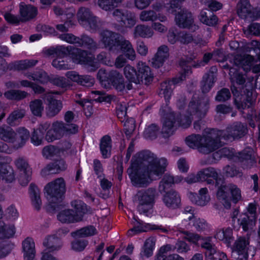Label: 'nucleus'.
<instances>
[{"mask_svg": "<svg viewBox=\"0 0 260 260\" xmlns=\"http://www.w3.org/2000/svg\"><path fill=\"white\" fill-rule=\"evenodd\" d=\"M136 161L141 166L129 174L132 184L136 187H146L152 180L160 177L166 171L167 159L157 158L149 151H143L137 154Z\"/></svg>", "mask_w": 260, "mask_h": 260, "instance_id": "obj_1", "label": "nucleus"}, {"mask_svg": "<svg viewBox=\"0 0 260 260\" xmlns=\"http://www.w3.org/2000/svg\"><path fill=\"white\" fill-rule=\"evenodd\" d=\"M199 175L201 176V181H207L208 184L213 182L210 178L216 180V185L218 186L217 198L225 208H231L232 201L236 204L241 199L240 189L234 184H226L221 178H218V173L214 168L209 167L201 170Z\"/></svg>", "mask_w": 260, "mask_h": 260, "instance_id": "obj_2", "label": "nucleus"}, {"mask_svg": "<svg viewBox=\"0 0 260 260\" xmlns=\"http://www.w3.org/2000/svg\"><path fill=\"white\" fill-rule=\"evenodd\" d=\"M216 71V67H212L210 71L203 76L200 83L203 93L208 92L213 86L216 78L214 72ZM210 101V98L204 94L200 95L194 94L189 103L188 112L192 116L202 119L205 116L209 109Z\"/></svg>", "mask_w": 260, "mask_h": 260, "instance_id": "obj_3", "label": "nucleus"}, {"mask_svg": "<svg viewBox=\"0 0 260 260\" xmlns=\"http://www.w3.org/2000/svg\"><path fill=\"white\" fill-rule=\"evenodd\" d=\"M214 133V128H207L204 130L202 136L192 134L186 138V143L192 149H197L203 154H209L220 147L218 140Z\"/></svg>", "mask_w": 260, "mask_h": 260, "instance_id": "obj_4", "label": "nucleus"}, {"mask_svg": "<svg viewBox=\"0 0 260 260\" xmlns=\"http://www.w3.org/2000/svg\"><path fill=\"white\" fill-rule=\"evenodd\" d=\"M29 132L23 127L15 132L9 125L0 126V139L6 142L13 143L17 148L21 147L29 139Z\"/></svg>", "mask_w": 260, "mask_h": 260, "instance_id": "obj_5", "label": "nucleus"}, {"mask_svg": "<svg viewBox=\"0 0 260 260\" xmlns=\"http://www.w3.org/2000/svg\"><path fill=\"white\" fill-rule=\"evenodd\" d=\"M247 132V124L240 121H236L229 125L224 130L214 129V133L217 135L216 138L220 147L221 139L228 141L232 139H240L244 137Z\"/></svg>", "mask_w": 260, "mask_h": 260, "instance_id": "obj_6", "label": "nucleus"}, {"mask_svg": "<svg viewBox=\"0 0 260 260\" xmlns=\"http://www.w3.org/2000/svg\"><path fill=\"white\" fill-rule=\"evenodd\" d=\"M247 85L242 86V88L237 87L235 85L231 86V89L235 97L234 104L239 111L245 113L244 110L250 109L252 107L253 101L252 99V89L247 88Z\"/></svg>", "mask_w": 260, "mask_h": 260, "instance_id": "obj_7", "label": "nucleus"}, {"mask_svg": "<svg viewBox=\"0 0 260 260\" xmlns=\"http://www.w3.org/2000/svg\"><path fill=\"white\" fill-rule=\"evenodd\" d=\"M45 194L51 203H60L66 191V184L62 178H59L51 181L45 186Z\"/></svg>", "mask_w": 260, "mask_h": 260, "instance_id": "obj_8", "label": "nucleus"}, {"mask_svg": "<svg viewBox=\"0 0 260 260\" xmlns=\"http://www.w3.org/2000/svg\"><path fill=\"white\" fill-rule=\"evenodd\" d=\"M175 21L180 28L187 29L191 32H194L199 28V25L194 23L192 13L185 8L181 9L176 14Z\"/></svg>", "mask_w": 260, "mask_h": 260, "instance_id": "obj_9", "label": "nucleus"}, {"mask_svg": "<svg viewBox=\"0 0 260 260\" xmlns=\"http://www.w3.org/2000/svg\"><path fill=\"white\" fill-rule=\"evenodd\" d=\"M156 195V189L152 187L138 191L136 194L139 201L138 211L141 213H147L148 211L147 207L151 206L154 204Z\"/></svg>", "mask_w": 260, "mask_h": 260, "instance_id": "obj_10", "label": "nucleus"}, {"mask_svg": "<svg viewBox=\"0 0 260 260\" xmlns=\"http://www.w3.org/2000/svg\"><path fill=\"white\" fill-rule=\"evenodd\" d=\"M120 36L121 35L118 33L107 29L104 30L100 34V41L105 48L114 52L116 50L117 44Z\"/></svg>", "mask_w": 260, "mask_h": 260, "instance_id": "obj_11", "label": "nucleus"}, {"mask_svg": "<svg viewBox=\"0 0 260 260\" xmlns=\"http://www.w3.org/2000/svg\"><path fill=\"white\" fill-rule=\"evenodd\" d=\"M112 14L122 26L131 27L136 24V16L134 13L129 11L116 9L113 11Z\"/></svg>", "mask_w": 260, "mask_h": 260, "instance_id": "obj_12", "label": "nucleus"}, {"mask_svg": "<svg viewBox=\"0 0 260 260\" xmlns=\"http://www.w3.org/2000/svg\"><path fill=\"white\" fill-rule=\"evenodd\" d=\"M137 78L139 80L137 84H144L148 85L153 80V76L150 68L145 62H139L137 64Z\"/></svg>", "mask_w": 260, "mask_h": 260, "instance_id": "obj_13", "label": "nucleus"}, {"mask_svg": "<svg viewBox=\"0 0 260 260\" xmlns=\"http://www.w3.org/2000/svg\"><path fill=\"white\" fill-rule=\"evenodd\" d=\"M63 128V122L56 121L53 122L51 128L46 133L45 136L46 140L48 142H52L62 138L66 135Z\"/></svg>", "mask_w": 260, "mask_h": 260, "instance_id": "obj_14", "label": "nucleus"}, {"mask_svg": "<svg viewBox=\"0 0 260 260\" xmlns=\"http://www.w3.org/2000/svg\"><path fill=\"white\" fill-rule=\"evenodd\" d=\"M43 98L48 103L46 107L47 116L48 117L52 118L57 115L62 108L61 102L53 99L51 93L45 94Z\"/></svg>", "mask_w": 260, "mask_h": 260, "instance_id": "obj_15", "label": "nucleus"}, {"mask_svg": "<svg viewBox=\"0 0 260 260\" xmlns=\"http://www.w3.org/2000/svg\"><path fill=\"white\" fill-rule=\"evenodd\" d=\"M249 241L245 237L239 238L234 243L233 248L238 255L237 260H247Z\"/></svg>", "mask_w": 260, "mask_h": 260, "instance_id": "obj_16", "label": "nucleus"}, {"mask_svg": "<svg viewBox=\"0 0 260 260\" xmlns=\"http://www.w3.org/2000/svg\"><path fill=\"white\" fill-rule=\"evenodd\" d=\"M236 12L240 18L252 20L253 8L248 0H240L237 4Z\"/></svg>", "mask_w": 260, "mask_h": 260, "instance_id": "obj_17", "label": "nucleus"}, {"mask_svg": "<svg viewBox=\"0 0 260 260\" xmlns=\"http://www.w3.org/2000/svg\"><path fill=\"white\" fill-rule=\"evenodd\" d=\"M169 57V49L167 45L159 46L151 59L152 66L155 68L162 67Z\"/></svg>", "mask_w": 260, "mask_h": 260, "instance_id": "obj_18", "label": "nucleus"}, {"mask_svg": "<svg viewBox=\"0 0 260 260\" xmlns=\"http://www.w3.org/2000/svg\"><path fill=\"white\" fill-rule=\"evenodd\" d=\"M119 39L116 51L120 49L127 58L132 61L134 60L136 57V54L132 43L121 35Z\"/></svg>", "mask_w": 260, "mask_h": 260, "instance_id": "obj_19", "label": "nucleus"}, {"mask_svg": "<svg viewBox=\"0 0 260 260\" xmlns=\"http://www.w3.org/2000/svg\"><path fill=\"white\" fill-rule=\"evenodd\" d=\"M162 200L165 205L172 209L179 208L181 205V198L179 193L174 189L165 192Z\"/></svg>", "mask_w": 260, "mask_h": 260, "instance_id": "obj_20", "label": "nucleus"}, {"mask_svg": "<svg viewBox=\"0 0 260 260\" xmlns=\"http://www.w3.org/2000/svg\"><path fill=\"white\" fill-rule=\"evenodd\" d=\"M66 77L73 82L86 87H91L94 83V79L89 75H80L75 71H68Z\"/></svg>", "mask_w": 260, "mask_h": 260, "instance_id": "obj_21", "label": "nucleus"}, {"mask_svg": "<svg viewBox=\"0 0 260 260\" xmlns=\"http://www.w3.org/2000/svg\"><path fill=\"white\" fill-rule=\"evenodd\" d=\"M177 127L176 119L174 114L171 113L165 119L161 129V133L164 138H168L173 135Z\"/></svg>", "mask_w": 260, "mask_h": 260, "instance_id": "obj_22", "label": "nucleus"}, {"mask_svg": "<svg viewBox=\"0 0 260 260\" xmlns=\"http://www.w3.org/2000/svg\"><path fill=\"white\" fill-rule=\"evenodd\" d=\"M19 13L21 22L30 21L35 18L38 14V9L31 5H26L21 3L19 5Z\"/></svg>", "mask_w": 260, "mask_h": 260, "instance_id": "obj_23", "label": "nucleus"}, {"mask_svg": "<svg viewBox=\"0 0 260 260\" xmlns=\"http://www.w3.org/2000/svg\"><path fill=\"white\" fill-rule=\"evenodd\" d=\"M238 159L245 168H251L256 163L254 152L250 148H247L239 152Z\"/></svg>", "mask_w": 260, "mask_h": 260, "instance_id": "obj_24", "label": "nucleus"}, {"mask_svg": "<svg viewBox=\"0 0 260 260\" xmlns=\"http://www.w3.org/2000/svg\"><path fill=\"white\" fill-rule=\"evenodd\" d=\"M67 166L63 159H58L48 164L46 168L42 171V174L44 175L51 174H57L61 171H64Z\"/></svg>", "mask_w": 260, "mask_h": 260, "instance_id": "obj_25", "label": "nucleus"}, {"mask_svg": "<svg viewBox=\"0 0 260 260\" xmlns=\"http://www.w3.org/2000/svg\"><path fill=\"white\" fill-rule=\"evenodd\" d=\"M71 206L74 208L75 215L79 222L83 220L85 214L92 213L90 208H88L87 206L80 200L72 201Z\"/></svg>", "mask_w": 260, "mask_h": 260, "instance_id": "obj_26", "label": "nucleus"}, {"mask_svg": "<svg viewBox=\"0 0 260 260\" xmlns=\"http://www.w3.org/2000/svg\"><path fill=\"white\" fill-rule=\"evenodd\" d=\"M202 23L209 26H215L218 23V19L212 12L207 9L202 10L199 16Z\"/></svg>", "mask_w": 260, "mask_h": 260, "instance_id": "obj_27", "label": "nucleus"}, {"mask_svg": "<svg viewBox=\"0 0 260 260\" xmlns=\"http://www.w3.org/2000/svg\"><path fill=\"white\" fill-rule=\"evenodd\" d=\"M253 61L254 57L250 55H237L234 58V63L236 66L248 72L250 70Z\"/></svg>", "mask_w": 260, "mask_h": 260, "instance_id": "obj_28", "label": "nucleus"}, {"mask_svg": "<svg viewBox=\"0 0 260 260\" xmlns=\"http://www.w3.org/2000/svg\"><path fill=\"white\" fill-rule=\"evenodd\" d=\"M24 260H33L36 254L35 245L31 238L27 237L22 242Z\"/></svg>", "mask_w": 260, "mask_h": 260, "instance_id": "obj_29", "label": "nucleus"}, {"mask_svg": "<svg viewBox=\"0 0 260 260\" xmlns=\"http://www.w3.org/2000/svg\"><path fill=\"white\" fill-rule=\"evenodd\" d=\"M43 245L46 247L44 251L49 253L59 250L62 247V243L59 238L53 235L46 238L43 242Z\"/></svg>", "mask_w": 260, "mask_h": 260, "instance_id": "obj_30", "label": "nucleus"}, {"mask_svg": "<svg viewBox=\"0 0 260 260\" xmlns=\"http://www.w3.org/2000/svg\"><path fill=\"white\" fill-rule=\"evenodd\" d=\"M25 110L23 109L17 108L14 110L7 118V123L11 126L19 125L22 118L25 116Z\"/></svg>", "mask_w": 260, "mask_h": 260, "instance_id": "obj_31", "label": "nucleus"}, {"mask_svg": "<svg viewBox=\"0 0 260 260\" xmlns=\"http://www.w3.org/2000/svg\"><path fill=\"white\" fill-rule=\"evenodd\" d=\"M0 179L8 183L15 180L14 171L10 166L0 164Z\"/></svg>", "mask_w": 260, "mask_h": 260, "instance_id": "obj_32", "label": "nucleus"}, {"mask_svg": "<svg viewBox=\"0 0 260 260\" xmlns=\"http://www.w3.org/2000/svg\"><path fill=\"white\" fill-rule=\"evenodd\" d=\"M73 209H66L60 211L57 215V219L63 223H72L79 222Z\"/></svg>", "mask_w": 260, "mask_h": 260, "instance_id": "obj_33", "label": "nucleus"}, {"mask_svg": "<svg viewBox=\"0 0 260 260\" xmlns=\"http://www.w3.org/2000/svg\"><path fill=\"white\" fill-rule=\"evenodd\" d=\"M97 230L93 225H88L71 233L74 238H85L97 234Z\"/></svg>", "mask_w": 260, "mask_h": 260, "instance_id": "obj_34", "label": "nucleus"}, {"mask_svg": "<svg viewBox=\"0 0 260 260\" xmlns=\"http://www.w3.org/2000/svg\"><path fill=\"white\" fill-rule=\"evenodd\" d=\"M29 194L33 206L36 209L39 210L42 205L40 191L34 184L31 183L29 186Z\"/></svg>", "mask_w": 260, "mask_h": 260, "instance_id": "obj_35", "label": "nucleus"}, {"mask_svg": "<svg viewBox=\"0 0 260 260\" xmlns=\"http://www.w3.org/2000/svg\"><path fill=\"white\" fill-rule=\"evenodd\" d=\"M188 61H186L184 59H181L180 61L179 65L183 69V72L181 73L179 77H176L173 78L171 81V83L174 87L175 85L184 80L186 78V76L189 73H191V67L188 66Z\"/></svg>", "mask_w": 260, "mask_h": 260, "instance_id": "obj_36", "label": "nucleus"}, {"mask_svg": "<svg viewBox=\"0 0 260 260\" xmlns=\"http://www.w3.org/2000/svg\"><path fill=\"white\" fill-rule=\"evenodd\" d=\"M26 76L28 79L38 81L41 84L46 83L50 80L47 73L42 69L37 70L34 73H27Z\"/></svg>", "mask_w": 260, "mask_h": 260, "instance_id": "obj_37", "label": "nucleus"}, {"mask_svg": "<svg viewBox=\"0 0 260 260\" xmlns=\"http://www.w3.org/2000/svg\"><path fill=\"white\" fill-rule=\"evenodd\" d=\"M38 62V61L35 59H25L11 63L9 66L11 69L23 70L34 67Z\"/></svg>", "mask_w": 260, "mask_h": 260, "instance_id": "obj_38", "label": "nucleus"}, {"mask_svg": "<svg viewBox=\"0 0 260 260\" xmlns=\"http://www.w3.org/2000/svg\"><path fill=\"white\" fill-rule=\"evenodd\" d=\"M77 42V46L83 47L90 50H95L98 48V45L92 38L86 34H83L79 37Z\"/></svg>", "mask_w": 260, "mask_h": 260, "instance_id": "obj_39", "label": "nucleus"}, {"mask_svg": "<svg viewBox=\"0 0 260 260\" xmlns=\"http://www.w3.org/2000/svg\"><path fill=\"white\" fill-rule=\"evenodd\" d=\"M93 15L90 9L86 7L80 8L77 13L78 21L83 26L87 25L88 21Z\"/></svg>", "mask_w": 260, "mask_h": 260, "instance_id": "obj_40", "label": "nucleus"}, {"mask_svg": "<svg viewBox=\"0 0 260 260\" xmlns=\"http://www.w3.org/2000/svg\"><path fill=\"white\" fill-rule=\"evenodd\" d=\"M15 233V228L13 224H7L0 221V239L12 237Z\"/></svg>", "mask_w": 260, "mask_h": 260, "instance_id": "obj_41", "label": "nucleus"}, {"mask_svg": "<svg viewBox=\"0 0 260 260\" xmlns=\"http://www.w3.org/2000/svg\"><path fill=\"white\" fill-rule=\"evenodd\" d=\"M153 35L152 29L148 26L143 24L138 25L135 27L134 29L135 37H141L148 38L151 37Z\"/></svg>", "mask_w": 260, "mask_h": 260, "instance_id": "obj_42", "label": "nucleus"}, {"mask_svg": "<svg viewBox=\"0 0 260 260\" xmlns=\"http://www.w3.org/2000/svg\"><path fill=\"white\" fill-rule=\"evenodd\" d=\"M155 244V241L153 238H149L145 241L143 250L140 253L142 259L144 257H149L152 255Z\"/></svg>", "mask_w": 260, "mask_h": 260, "instance_id": "obj_43", "label": "nucleus"}, {"mask_svg": "<svg viewBox=\"0 0 260 260\" xmlns=\"http://www.w3.org/2000/svg\"><path fill=\"white\" fill-rule=\"evenodd\" d=\"M87 55V51L73 47L71 57L74 59V62L84 63L88 61Z\"/></svg>", "mask_w": 260, "mask_h": 260, "instance_id": "obj_44", "label": "nucleus"}, {"mask_svg": "<svg viewBox=\"0 0 260 260\" xmlns=\"http://www.w3.org/2000/svg\"><path fill=\"white\" fill-rule=\"evenodd\" d=\"M111 139L108 136H104L101 140L100 150L104 158L110 156L111 150Z\"/></svg>", "mask_w": 260, "mask_h": 260, "instance_id": "obj_45", "label": "nucleus"}, {"mask_svg": "<svg viewBox=\"0 0 260 260\" xmlns=\"http://www.w3.org/2000/svg\"><path fill=\"white\" fill-rule=\"evenodd\" d=\"M28 93L20 90H10L4 93L5 96L8 100L19 101L26 98Z\"/></svg>", "mask_w": 260, "mask_h": 260, "instance_id": "obj_46", "label": "nucleus"}, {"mask_svg": "<svg viewBox=\"0 0 260 260\" xmlns=\"http://www.w3.org/2000/svg\"><path fill=\"white\" fill-rule=\"evenodd\" d=\"M256 219L253 216L249 217V215L244 214L238 219L239 224L242 226L244 231L251 230L255 225Z\"/></svg>", "mask_w": 260, "mask_h": 260, "instance_id": "obj_47", "label": "nucleus"}, {"mask_svg": "<svg viewBox=\"0 0 260 260\" xmlns=\"http://www.w3.org/2000/svg\"><path fill=\"white\" fill-rule=\"evenodd\" d=\"M174 88L170 80L165 81L161 83L160 89L159 92L160 95H162L166 100H169L173 90Z\"/></svg>", "mask_w": 260, "mask_h": 260, "instance_id": "obj_48", "label": "nucleus"}, {"mask_svg": "<svg viewBox=\"0 0 260 260\" xmlns=\"http://www.w3.org/2000/svg\"><path fill=\"white\" fill-rule=\"evenodd\" d=\"M173 184H174L173 176L166 174L159 182L158 190L160 193L166 192Z\"/></svg>", "mask_w": 260, "mask_h": 260, "instance_id": "obj_49", "label": "nucleus"}, {"mask_svg": "<svg viewBox=\"0 0 260 260\" xmlns=\"http://www.w3.org/2000/svg\"><path fill=\"white\" fill-rule=\"evenodd\" d=\"M91 94L94 101L100 103L103 102L108 103H110L114 97L111 94H106L104 92L98 90L91 91Z\"/></svg>", "mask_w": 260, "mask_h": 260, "instance_id": "obj_50", "label": "nucleus"}, {"mask_svg": "<svg viewBox=\"0 0 260 260\" xmlns=\"http://www.w3.org/2000/svg\"><path fill=\"white\" fill-rule=\"evenodd\" d=\"M123 73L125 77L129 82H133L137 84V82L139 81L137 78V70L129 64H127L124 67Z\"/></svg>", "mask_w": 260, "mask_h": 260, "instance_id": "obj_51", "label": "nucleus"}, {"mask_svg": "<svg viewBox=\"0 0 260 260\" xmlns=\"http://www.w3.org/2000/svg\"><path fill=\"white\" fill-rule=\"evenodd\" d=\"M29 108L31 113L36 116L41 117L44 111V106L41 100H35L29 103Z\"/></svg>", "mask_w": 260, "mask_h": 260, "instance_id": "obj_52", "label": "nucleus"}, {"mask_svg": "<svg viewBox=\"0 0 260 260\" xmlns=\"http://www.w3.org/2000/svg\"><path fill=\"white\" fill-rule=\"evenodd\" d=\"M123 0H98V5L103 10L111 11L122 3Z\"/></svg>", "mask_w": 260, "mask_h": 260, "instance_id": "obj_53", "label": "nucleus"}, {"mask_svg": "<svg viewBox=\"0 0 260 260\" xmlns=\"http://www.w3.org/2000/svg\"><path fill=\"white\" fill-rule=\"evenodd\" d=\"M188 219L190 221L189 224L192 223V225L199 232L203 231L207 228V223L204 219L197 218L194 215H190Z\"/></svg>", "mask_w": 260, "mask_h": 260, "instance_id": "obj_54", "label": "nucleus"}, {"mask_svg": "<svg viewBox=\"0 0 260 260\" xmlns=\"http://www.w3.org/2000/svg\"><path fill=\"white\" fill-rule=\"evenodd\" d=\"M193 35L186 30L178 32V42L181 44L187 45L193 42Z\"/></svg>", "mask_w": 260, "mask_h": 260, "instance_id": "obj_55", "label": "nucleus"}, {"mask_svg": "<svg viewBox=\"0 0 260 260\" xmlns=\"http://www.w3.org/2000/svg\"><path fill=\"white\" fill-rule=\"evenodd\" d=\"M179 232L182 233L184 236L183 239L186 240L188 242L195 245L198 244V241L201 240L202 237L199 234L194 233H191L189 231H185L183 229L179 230Z\"/></svg>", "mask_w": 260, "mask_h": 260, "instance_id": "obj_56", "label": "nucleus"}, {"mask_svg": "<svg viewBox=\"0 0 260 260\" xmlns=\"http://www.w3.org/2000/svg\"><path fill=\"white\" fill-rule=\"evenodd\" d=\"M201 247L206 250L205 253L214 252L216 249L215 245L212 242V238L210 237H202Z\"/></svg>", "mask_w": 260, "mask_h": 260, "instance_id": "obj_57", "label": "nucleus"}, {"mask_svg": "<svg viewBox=\"0 0 260 260\" xmlns=\"http://www.w3.org/2000/svg\"><path fill=\"white\" fill-rule=\"evenodd\" d=\"M133 223L134 226L128 231L127 234L128 236H132L134 234H138L146 231L143 226V222L142 221L138 220L135 216L133 217Z\"/></svg>", "mask_w": 260, "mask_h": 260, "instance_id": "obj_58", "label": "nucleus"}, {"mask_svg": "<svg viewBox=\"0 0 260 260\" xmlns=\"http://www.w3.org/2000/svg\"><path fill=\"white\" fill-rule=\"evenodd\" d=\"M158 130V126L155 124H152L145 129L144 132V137L150 140L155 139Z\"/></svg>", "mask_w": 260, "mask_h": 260, "instance_id": "obj_59", "label": "nucleus"}, {"mask_svg": "<svg viewBox=\"0 0 260 260\" xmlns=\"http://www.w3.org/2000/svg\"><path fill=\"white\" fill-rule=\"evenodd\" d=\"M190 198L192 203L201 206L206 205L210 201L209 196H198L197 194H192Z\"/></svg>", "mask_w": 260, "mask_h": 260, "instance_id": "obj_60", "label": "nucleus"}, {"mask_svg": "<svg viewBox=\"0 0 260 260\" xmlns=\"http://www.w3.org/2000/svg\"><path fill=\"white\" fill-rule=\"evenodd\" d=\"M205 254L206 260H228L225 253L217 251L216 249L214 252L205 253Z\"/></svg>", "mask_w": 260, "mask_h": 260, "instance_id": "obj_61", "label": "nucleus"}, {"mask_svg": "<svg viewBox=\"0 0 260 260\" xmlns=\"http://www.w3.org/2000/svg\"><path fill=\"white\" fill-rule=\"evenodd\" d=\"M231 98V94L230 90L226 88H222L217 92L215 100L218 102H224L230 100Z\"/></svg>", "mask_w": 260, "mask_h": 260, "instance_id": "obj_62", "label": "nucleus"}, {"mask_svg": "<svg viewBox=\"0 0 260 260\" xmlns=\"http://www.w3.org/2000/svg\"><path fill=\"white\" fill-rule=\"evenodd\" d=\"M73 47V46H68L67 47L63 46H57L56 57L60 58L67 55H70L71 57Z\"/></svg>", "mask_w": 260, "mask_h": 260, "instance_id": "obj_63", "label": "nucleus"}, {"mask_svg": "<svg viewBox=\"0 0 260 260\" xmlns=\"http://www.w3.org/2000/svg\"><path fill=\"white\" fill-rule=\"evenodd\" d=\"M157 18L156 12L153 10L143 11L140 14V19L142 21H154Z\"/></svg>", "mask_w": 260, "mask_h": 260, "instance_id": "obj_64", "label": "nucleus"}]
</instances>
